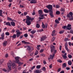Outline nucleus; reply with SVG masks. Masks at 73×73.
Wrapping results in <instances>:
<instances>
[{
  "label": "nucleus",
  "instance_id": "obj_50",
  "mask_svg": "<svg viewBox=\"0 0 73 73\" xmlns=\"http://www.w3.org/2000/svg\"><path fill=\"white\" fill-rule=\"evenodd\" d=\"M55 40V38L53 37L51 39V41H54Z\"/></svg>",
  "mask_w": 73,
  "mask_h": 73
},
{
  "label": "nucleus",
  "instance_id": "obj_43",
  "mask_svg": "<svg viewBox=\"0 0 73 73\" xmlns=\"http://www.w3.org/2000/svg\"><path fill=\"white\" fill-rule=\"evenodd\" d=\"M64 32V31H62L59 32V33L60 34H62Z\"/></svg>",
  "mask_w": 73,
  "mask_h": 73
},
{
  "label": "nucleus",
  "instance_id": "obj_29",
  "mask_svg": "<svg viewBox=\"0 0 73 73\" xmlns=\"http://www.w3.org/2000/svg\"><path fill=\"white\" fill-rule=\"evenodd\" d=\"M55 23H56V24H59L60 23L59 22V21L58 20V19H56L55 21Z\"/></svg>",
  "mask_w": 73,
  "mask_h": 73
},
{
  "label": "nucleus",
  "instance_id": "obj_52",
  "mask_svg": "<svg viewBox=\"0 0 73 73\" xmlns=\"http://www.w3.org/2000/svg\"><path fill=\"white\" fill-rule=\"evenodd\" d=\"M44 52V50L43 49H42L40 50V53H42Z\"/></svg>",
  "mask_w": 73,
  "mask_h": 73
},
{
  "label": "nucleus",
  "instance_id": "obj_33",
  "mask_svg": "<svg viewBox=\"0 0 73 73\" xmlns=\"http://www.w3.org/2000/svg\"><path fill=\"white\" fill-rule=\"evenodd\" d=\"M41 68V66L40 65H37L36 66V69H40Z\"/></svg>",
  "mask_w": 73,
  "mask_h": 73
},
{
  "label": "nucleus",
  "instance_id": "obj_23",
  "mask_svg": "<svg viewBox=\"0 0 73 73\" xmlns=\"http://www.w3.org/2000/svg\"><path fill=\"white\" fill-rule=\"evenodd\" d=\"M6 25H9V26H11V23H10V22H7L6 23Z\"/></svg>",
  "mask_w": 73,
  "mask_h": 73
},
{
  "label": "nucleus",
  "instance_id": "obj_64",
  "mask_svg": "<svg viewBox=\"0 0 73 73\" xmlns=\"http://www.w3.org/2000/svg\"><path fill=\"white\" fill-rule=\"evenodd\" d=\"M62 53H65V51H62Z\"/></svg>",
  "mask_w": 73,
  "mask_h": 73
},
{
  "label": "nucleus",
  "instance_id": "obj_57",
  "mask_svg": "<svg viewBox=\"0 0 73 73\" xmlns=\"http://www.w3.org/2000/svg\"><path fill=\"white\" fill-rule=\"evenodd\" d=\"M66 69L67 70H70V68H69V67H66Z\"/></svg>",
  "mask_w": 73,
  "mask_h": 73
},
{
  "label": "nucleus",
  "instance_id": "obj_44",
  "mask_svg": "<svg viewBox=\"0 0 73 73\" xmlns=\"http://www.w3.org/2000/svg\"><path fill=\"white\" fill-rule=\"evenodd\" d=\"M38 51L37 50L36 51V52L35 53V55H37V54H38Z\"/></svg>",
  "mask_w": 73,
  "mask_h": 73
},
{
  "label": "nucleus",
  "instance_id": "obj_40",
  "mask_svg": "<svg viewBox=\"0 0 73 73\" xmlns=\"http://www.w3.org/2000/svg\"><path fill=\"white\" fill-rule=\"evenodd\" d=\"M62 56L63 58H64V59H66V58H67V56H66L63 55H62Z\"/></svg>",
  "mask_w": 73,
  "mask_h": 73
},
{
  "label": "nucleus",
  "instance_id": "obj_55",
  "mask_svg": "<svg viewBox=\"0 0 73 73\" xmlns=\"http://www.w3.org/2000/svg\"><path fill=\"white\" fill-rule=\"evenodd\" d=\"M66 28V26H64L62 27V28H63V29H65Z\"/></svg>",
  "mask_w": 73,
  "mask_h": 73
},
{
  "label": "nucleus",
  "instance_id": "obj_24",
  "mask_svg": "<svg viewBox=\"0 0 73 73\" xmlns=\"http://www.w3.org/2000/svg\"><path fill=\"white\" fill-rule=\"evenodd\" d=\"M26 17L27 18V20H31V17H30L29 16H27Z\"/></svg>",
  "mask_w": 73,
  "mask_h": 73
},
{
  "label": "nucleus",
  "instance_id": "obj_2",
  "mask_svg": "<svg viewBox=\"0 0 73 73\" xmlns=\"http://www.w3.org/2000/svg\"><path fill=\"white\" fill-rule=\"evenodd\" d=\"M20 57L19 56H17L15 58V63H17V64H18L19 66H21L22 65H23L24 64L23 62H20L19 59H20Z\"/></svg>",
  "mask_w": 73,
  "mask_h": 73
},
{
  "label": "nucleus",
  "instance_id": "obj_19",
  "mask_svg": "<svg viewBox=\"0 0 73 73\" xmlns=\"http://www.w3.org/2000/svg\"><path fill=\"white\" fill-rule=\"evenodd\" d=\"M55 32H56V31L55 30H54L52 31V36H54L56 35V34H55Z\"/></svg>",
  "mask_w": 73,
  "mask_h": 73
},
{
  "label": "nucleus",
  "instance_id": "obj_38",
  "mask_svg": "<svg viewBox=\"0 0 73 73\" xmlns=\"http://www.w3.org/2000/svg\"><path fill=\"white\" fill-rule=\"evenodd\" d=\"M42 70L43 71H45L46 70V68H45V67H43V68H42Z\"/></svg>",
  "mask_w": 73,
  "mask_h": 73
},
{
  "label": "nucleus",
  "instance_id": "obj_22",
  "mask_svg": "<svg viewBox=\"0 0 73 73\" xmlns=\"http://www.w3.org/2000/svg\"><path fill=\"white\" fill-rule=\"evenodd\" d=\"M68 64L69 65H71L72 64V61L70 60L68 61Z\"/></svg>",
  "mask_w": 73,
  "mask_h": 73
},
{
  "label": "nucleus",
  "instance_id": "obj_39",
  "mask_svg": "<svg viewBox=\"0 0 73 73\" xmlns=\"http://www.w3.org/2000/svg\"><path fill=\"white\" fill-rule=\"evenodd\" d=\"M55 7H56V8L58 9V8H60V5H56Z\"/></svg>",
  "mask_w": 73,
  "mask_h": 73
},
{
  "label": "nucleus",
  "instance_id": "obj_5",
  "mask_svg": "<svg viewBox=\"0 0 73 73\" xmlns=\"http://www.w3.org/2000/svg\"><path fill=\"white\" fill-rule=\"evenodd\" d=\"M46 7L48 8V9H49V11H52L53 6H52V5H48L46 6Z\"/></svg>",
  "mask_w": 73,
  "mask_h": 73
},
{
  "label": "nucleus",
  "instance_id": "obj_12",
  "mask_svg": "<svg viewBox=\"0 0 73 73\" xmlns=\"http://www.w3.org/2000/svg\"><path fill=\"white\" fill-rule=\"evenodd\" d=\"M41 72H42V71L39 70H36L34 71V73H40Z\"/></svg>",
  "mask_w": 73,
  "mask_h": 73
},
{
  "label": "nucleus",
  "instance_id": "obj_42",
  "mask_svg": "<svg viewBox=\"0 0 73 73\" xmlns=\"http://www.w3.org/2000/svg\"><path fill=\"white\" fill-rule=\"evenodd\" d=\"M40 56H42V57H45V55L44 54H40Z\"/></svg>",
  "mask_w": 73,
  "mask_h": 73
},
{
  "label": "nucleus",
  "instance_id": "obj_37",
  "mask_svg": "<svg viewBox=\"0 0 73 73\" xmlns=\"http://www.w3.org/2000/svg\"><path fill=\"white\" fill-rule=\"evenodd\" d=\"M47 16V14H45L44 15H40V17H44V16Z\"/></svg>",
  "mask_w": 73,
  "mask_h": 73
},
{
  "label": "nucleus",
  "instance_id": "obj_30",
  "mask_svg": "<svg viewBox=\"0 0 73 73\" xmlns=\"http://www.w3.org/2000/svg\"><path fill=\"white\" fill-rule=\"evenodd\" d=\"M7 19L8 20H9L10 21H13V20H12V19H11L10 17H8L7 18Z\"/></svg>",
  "mask_w": 73,
  "mask_h": 73
},
{
  "label": "nucleus",
  "instance_id": "obj_56",
  "mask_svg": "<svg viewBox=\"0 0 73 73\" xmlns=\"http://www.w3.org/2000/svg\"><path fill=\"white\" fill-rule=\"evenodd\" d=\"M20 8H23L24 7V6L21 5H20Z\"/></svg>",
  "mask_w": 73,
  "mask_h": 73
},
{
  "label": "nucleus",
  "instance_id": "obj_8",
  "mask_svg": "<svg viewBox=\"0 0 73 73\" xmlns=\"http://www.w3.org/2000/svg\"><path fill=\"white\" fill-rule=\"evenodd\" d=\"M50 15L51 18H53L54 16L53 15V11L52 10H50Z\"/></svg>",
  "mask_w": 73,
  "mask_h": 73
},
{
  "label": "nucleus",
  "instance_id": "obj_10",
  "mask_svg": "<svg viewBox=\"0 0 73 73\" xmlns=\"http://www.w3.org/2000/svg\"><path fill=\"white\" fill-rule=\"evenodd\" d=\"M29 1H31L30 3L33 4L34 3V4H36L37 3V1L36 0H28Z\"/></svg>",
  "mask_w": 73,
  "mask_h": 73
},
{
  "label": "nucleus",
  "instance_id": "obj_35",
  "mask_svg": "<svg viewBox=\"0 0 73 73\" xmlns=\"http://www.w3.org/2000/svg\"><path fill=\"white\" fill-rule=\"evenodd\" d=\"M57 61L60 63H62V61L60 59L57 60Z\"/></svg>",
  "mask_w": 73,
  "mask_h": 73
},
{
  "label": "nucleus",
  "instance_id": "obj_61",
  "mask_svg": "<svg viewBox=\"0 0 73 73\" xmlns=\"http://www.w3.org/2000/svg\"><path fill=\"white\" fill-rule=\"evenodd\" d=\"M60 71H61V68H59L58 70V72H60Z\"/></svg>",
  "mask_w": 73,
  "mask_h": 73
},
{
  "label": "nucleus",
  "instance_id": "obj_7",
  "mask_svg": "<svg viewBox=\"0 0 73 73\" xmlns=\"http://www.w3.org/2000/svg\"><path fill=\"white\" fill-rule=\"evenodd\" d=\"M47 37L45 36H43L42 38H40V41H44L45 39H46Z\"/></svg>",
  "mask_w": 73,
  "mask_h": 73
},
{
  "label": "nucleus",
  "instance_id": "obj_36",
  "mask_svg": "<svg viewBox=\"0 0 73 73\" xmlns=\"http://www.w3.org/2000/svg\"><path fill=\"white\" fill-rule=\"evenodd\" d=\"M42 28H44V29H45V26L43 22L42 23Z\"/></svg>",
  "mask_w": 73,
  "mask_h": 73
},
{
  "label": "nucleus",
  "instance_id": "obj_9",
  "mask_svg": "<svg viewBox=\"0 0 73 73\" xmlns=\"http://www.w3.org/2000/svg\"><path fill=\"white\" fill-rule=\"evenodd\" d=\"M72 25H71L68 24L66 27V29L67 30H70L72 29V27H71Z\"/></svg>",
  "mask_w": 73,
  "mask_h": 73
},
{
  "label": "nucleus",
  "instance_id": "obj_41",
  "mask_svg": "<svg viewBox=\"0 0 73 73\" xmlns=\"http://www.w3.org/2000/svg\"><path fill=\"white\" fill-rule=\"evenodd\" d=\"M12 37L13 38H16V35L14 34L13 35V36H12Z\"/></svg>",
  "mask_w": 73,
  "mask_h": 73
},
{
  "label": "nucleus",
  "instance_id": "obj_45",
  "mask_svg": "<svg viewBox=\"0 0 73 73\" xmlns=\"http://www.w3.org/2000/svg\"><path fill=\"white\" fill-rule=\"evenodd\" d=\"M68 58H72V56L71 55H69L68 56Z\"/></svg>",
  "mask_w": 73,
  "mask_h": 73
},
{
  "label": "nucleus",
  "instance_id": "obj_54",
  "mask_svg": "<svg viewBox=\"0 0 73 73\" xmlns=\"http://www.w3.org/2000/svg\"><path fill=\"white\" fill-rule=\"evenodd\" d=\"M70 33H72V34H73V30H71L70 31Z\"/></svg>",
  "mask_w": 73,
  "mask_h": 73
},
{
  "label": "nucleus",
  "instance_id": "obj_16",
  "mask_svg": "<svg viewBox=\"0 0 73 73\" xmlns=\"http://www.w3.org/2000/svg\"><path fill=\"white\" fill-rule=\"evenodd\" d=\"M54 56H55V54H53L52 55H50V58H51V59H52V60H53V59L54 57Z\"/></svg>",
  "mask_w": 73,
  "mask_h": 73
},
{
  "label": "nucleus",
  "instance_id": "obj_51",
  "mask_svg": "<svg viewBox=\"0 0 73 73\" xmlns=\"http://www.w3.org/2000/svg\"><path fill=\"white\" fill-rule=\"evenodd\" d=\"M39 17V19H40V20L42 19H44V17Z\"/></svg>",
  "mask_w": 73,
  "mask_h": 73
},
{
  "label": "nucleus",
  "instance_id": "obj_32",
  "mask_svg": "<svg viewBox=\"0 0 73 73\" xmlns=\"http://www.w3.org/2000/svg\"><path fill=\"white\" fill-rule=\"evenodd\" d=\"M56 15H60V12L59 11H56Z\"/></svg>",
  "mask_w": 73,
  "mask_h": 73
},
{
  "label": "nucleus",
  "instance_id": "obj_3",
  "mask_svg": "<svg viewBox=\"0 0 73 73\" xmlns=\"http://www.w3.org/2000/svg\"><path fill=\"white\" fill-rule=\"evenodd\" d=\"M67 17L70 18V20H73V13H72V12H70L69 13V14H68L67 15Z\"/></svg>",
  "mask_w": 73,
  "mask_h": 73
},
{
  "label": "nucleus",
  "instance_id": "obj_53",
  "mask_svg": "<svg viewBox=\"0 0 73 73\" xmlns=\"http://www.w3.org/2000/svg\"><path fill=\"white\" fill-rule=\"evenodd\" d=\"M61 11H62V12H65V10H64V9H61Z\"/></svg>",
  "mask_w": 73,
  "mask_h": 73
},
{
  "label": "nucleus",
  "instance_id": "obj_47",
  "mask_svg": "<svg viewBox=\"0 0 73 73\" xmlns=\"http://www.w3.org/2000/svg\"><path fill=\"white\" fill-rule=\"evenodd\" d=\"M65 41H69L70 39H68V38H66L64 40Z\"/></svg>",
  "mask_w": 73,
  "mask_h": 73
},
{
  "label": "nucleus",
  "instance_id": "obj_21",
  "mask_svg": "<svg viewBox=\"0 0 73 73\" xmlns=\"http://www.w3.org/2000/svg\"><path fill=\"white\" fill-rule=\"evenodd\" d=\"M22 43H23V44H29V42H25V40L22 41Z\"/></svg>",
  "mask_w": 73,
  "mask_h": 73
},
{
  "label": "nucleus",
  "instance_id": "obj_62",
  "mask_svg": "<svg viewBox=\"0 0 73 73\" xmlns=\"http://www.w3.org/2000/svg\"><path fill=\"white\" fill-rule=\"evenodd\" d=\"M62 48V46H60V47H59V50H61V48Z\"/></svg>",
  "mask_w": 73,
  "mask_h": 73
},
{
  "label": "nucleus",
  "instance_id": "obj_34",
  "mask_svg": "<svg viewBox=\"0 0 73 73\" xmlns=\"http://www.w3.org/2000/svg\"><path fill=\"white\" fill-rule=\"evenodd\" d=\"M5 35L6 36H9L10 34L8 32H7L5 33Z\"/></svg>",
  "mask_w": 73,
  "mask_h": 73
},
{
  "label": "nucleus",
  "instance_id": "obj_15",
  "mask_svg": "<svg viewBox=\"0 0 73 73\" xmlns=\"http://www.w3.org/2000/svg\"><path fill=\"white\" fill-rule=\"evenodd\" d=\"M39 14L40 15V16L42 14V11L41 10H40L38 11Z\"/></svg>",
  "mask_w": 73,
  "mask_h": 73
},
{
  "label": "nucleus",
  "instance_id": "obj_14",
  "mask_svg": "<svg viewBox=\"0 0 73 73\" xmlns=\"http://www.w3.org/2000/svg\"><path fill=\"white\" fill-rule=\"evenodd\" d=\"M54 50V46L52 45V46L51 48V53L52 52H53Z\"/></svg>",
  "mask_w": 73,
  "mask_h": 73
},
{
  "label": "nucleus",
  "instance_id": "obj_31",
  "mask_svg": "<svg viewBox=\"0 0 73 73\" xmlns=\"http://www.w3.org/2000/svg\"><path fill=\"white\" fill-rule=\"evenodd\" d=\"M36 31L35 30H33V31H31V33H32V34H34V33H36Z\"/></svg>",
  "mask_w": 73,
  "mask_h": 73
},
{
  "label": "nucleus",
  "instance_id": "obj_58",
  "mask_svg": "<svg viewBox=\"0 0 73 73\" xmlns=\"http://www.w3.org/2000/svg\"><path fill=\"white\" fill-rule=\"evenodd\" d=\"M11 32H13V33H14V32H15V30L14 29L12 30H11Z\"/></svg>",
  "mask_w": 73,
  "mask_h": 73
},
{
  "label": "nucleus",
  "instance_id": "obj_26",
  "mask_svg": "<svg viewBox=\"0 0 73 73\" xmlns=\"http://www.w3.org/2000/svg\"><path fill=\"white\" fill-rule=\"evenodd\" d=\"M43 11L45 13H48V10L47 9H44L43 10Z\"/></svg>",
  "mask_w": 73,
  "mask_h": 73
},
{
  "label": "nucleus",
  "instance_id": "obj_1",
  "mask_svg": "<svg viewBox=\"0 0 73 73\" xmlns=\"http://www.w3.org/2000/svg\"><path fill=\"white\" fill-rule=\"evenodd\" d=\"M12 66L13 68L14 69L16 67V65L14 63V61L9 60V63H7V66L9 70H7L5 68H3V70L5 72H9L11 70V67Z\"/></svg>",
  "mask_w": 73,
  "mask_h": 73
},
{
  "label": "nucleus",
  "instance_id": "obj_6",
  "mask_svg": "<svg viewBox=\"0 0 73 73\" xmlns=\"http://www.w3.org/2000/svg\"><path fill=\"white\" fill-rule=\"evenodd\" d=\"M26 23L27 24V25H30L31 24V22L30 20H28V19H26Z\"/></svg>",
  "mask_w": 73,
  "mask_h": 73
},
{
  "label": "nucleus",
  "instance_id": "obj_17",
  "mask_svg": "<svg viewBox=\"0 0 73 73\" xmlns=\"http://www.w3.org/2000/svg\"><path fill=\"white\" fill-rule=\"evenodd\" d=\"M65 48L66 50H67L68 52H69V50L68 48V45H65Z\"/></svg>",
  "mask_w": 73,
  "mask_h": 73
},
{
  "label": "nucleus",
  "instance_id": "obj_18",
  "mask_svg": "<svg viewBox=\"0 0 73 73\" xmlns=\"http://www.w3.org/2000/svg\"><path fill=\"white\" fill-rule=\"evenodd\" d=\"M62 67L63 68H65L66 67V63H64L62 64Z\"/></svg>",
  "mask_w": 73,
  "mask_h": 73
},
{
  "label": "nucleus",
  "instance_id": "obj_63",
  "mask_svg": "<svg viewBox=\"0 0 73 73\" xmlns=\"http://www.w3.org/2000/svg\"><path fill=\"white\" fill-rule=\"evenodd\" d=\"M64 73V70H62L60 72V73Z\"/></svg>",
  "mask_w": 73,
  "mask_h": 73
},
{
  "label": "nucleus",
  "instance_id": "obj_48",
  "mask_svg": "<svg viewBox=\"0 0 73 73\" xmlns=\"http://www.w3.org/2000/svg\"><path fill=\"white\" fill-rule=\"evenodd\" d=\"M28 14V12H24V16H26Z\"/></svg>",
  "mask_w": 73,
  "mask_h": 73
},
{
  "label": "nucleus",
  "instance_id": "obj_11",
  "mask_svg": "<svg viewBox=\"0 0 73 73\" xmlns=\"http://www.w3.org/2000/svg\"><path fill=\"white\" fill-rule=\"evenodd\" d=\"M1 37H0V40H4V33H2L1 35Z\"/></svg>",
  "mask_w": 73,
  "mask_h": 73
},
{
  "label": "nucleus",
  "instance_id": "obj_60",
  "mask_svg": "<svg viewBox=\"0 0 73 73\" xmlns=\"http://www.w3.org/2000/svg\"><path fill=\"white\" fill-rule=\"evenodd\" d=\"M50 68H52V64H51L49 66Z\"/></svg>",
  "mask_w": 73,
  "mask_h": 73
},
{
  "label": "nucleus",
  "instance_id": "obj_13",
  "mask_svg": "<svg viewBox=\"0 0 73 73\" xmlns=\"http://www.w3.org/2000/svg\"><path fill=\"white\" fill-rule=\"evenodd\" d=\"M7 44H8V42H7V41H4L3 43V46H7Z\"/></svg>",
  "mask_w": 73,
  "mask_h": 73
},
{
  "label": "nucleus",
  "instance_id": "obj_20",
  "mask_svg": "<svg viewBox=\"0 0 73 73\" xmlns=\"http://www.w3.org/2000/svg\"><path fill=\"white\" fill-rule=\"evenodd\" d=\"M11 25L13 27L15 26V23L13 22H11Z\"/></svg>",
  "mask_w": 73,
  "mask_h": 73
},
{
  "label": "nucleus",
  "instance_id": "obj_25",
  "mask_svg": "<svg viewBox=\"0 0 73 73\" xmlns=\"http://www.w3.org/2000/svg\"><path fill=\"white\" fill-rule=\"evenodd\" d=\"M4 59H1L0 60V65H1L3 62H4Z\"/></svg>",
  "mask_w": 73,
  "mask_h": 73
},
{
  "label": "nucleus",
  "instance_id": "obj_27",
  "mask_svg": "<svg viewBox=\"0 0 73 73\" xmlns=\"http://www.w3.org/2000/svg\"><path fill=\"white\" fill-rule=\"evenodd\" d=\"M36 27L37 28H39L40 27V25L38 23H37L36 24Z\"/></svg>",
  "mask_w": 73,
  "mask_h": 73
},
{
  "label": "nucleus",
  "instance_id": "obj_49",
  "mask_svg": "<svg viewBox=\"0 0 73 73\" xmlns=\"http://www.w3.org/2000/svg\"><path fill=\"white\" fill-rule=\"evenodd\" d=\"M35 67H36V66H33L31 68V70H33V69H35Z\"/></svg>",
  "mask_w": 73,
  "mask_h": 73
},
{
  "label": "nucleus",
  "instance_id": "obj_28",
  "mask_svg": "<svg viewBox=\"0 0 73 73\" xmlns=\"http://www.w3.org/2000/svg\"><path fill=\"white\" fill-rule=\"evenodd\" d=\"M27 49V50H31V47L29 46H28Z\"/></svg>",
  "mask_w": 73,
  "mask_h": 73
},
{
  "label": "nucleus",
  "instance_id": "obj_4",
  "mask_svg": "<svg viewBox=\"0 0 73 73\" xmlns=\"http://www.w3.org/2000/svg\"><path fill=\"white\" fill-rule=\"evenodd\" d=\"M16 32L17 33L16 35L17 37H20V35H21V34H23L22 32H20V30L18 29L17 30Z\"/></svg>",
  "mask_w": 73,
  "mask_h": 73
},
{
  "label": "nucleus",
  "instance_id": "obj_59",
  "mask_svg": "<svg viewBox=\"0 0 73 73\" xmlns=\"http://www.w3.org/2000/svg\"><path fill=\"white\" fill-rule=\"evenodd\" d=\"M30 36L31 38H33V36L32 35H30Z\"/></svg>",
  "mask_w": 73,
  "mask_h": 73
},
{
  "label": "nucleus",
  "instance_id": "obj_46",
  "mask_svg": "<svg viewBox=\"0 0 73 73\" xmlns=\"http://www.w3.org/2000/svg\"><path fill=\"white\" fill-rule=\"evenodd\" d=\"M24 36L25 37H28V34L26 33L24 35Z\"/></svg>",
  "mask_w": 73,
  "mask_h": 73
}]
</instances>
